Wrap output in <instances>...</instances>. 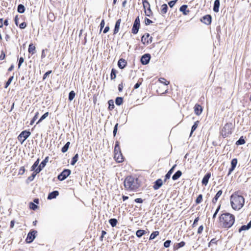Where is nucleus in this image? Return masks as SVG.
<instances>
[{
  "label": "nucleus",
  "instance_id": "obj_1",
  "mask_svg": "<svg viewBox=\"0 0 251 251\" xmlns=\"http://www.w3.org/2000/svg\"><path fill=\"white\" fill-rule=\"evenodd\" d=\"M230 203L232 208L235 210H239L242 208L245 203L244 198L235 192L230 196Z\"/></svg>",
  "mask_w": 251,
  "mask_h": 251
},
{
  "label": "nucleus",
  "instance_id": "obj_2",
  "mask_svg": "<svg viewBox=\"0 0 251 251\" xmlns=\"http://www.w3.org/2000/svg\"><path fill=\"white\" fill-rule=\"evenodd\" d=\"M220 221L223 227L229 228L234 224L235 217L229 213H223L220 216Z\"/></svg>",
  "mask_w": 251,
  "mask_h": 251
},
{
  "label": "nucleus",
  "instance_id": "obj_3",
  "mask_svg": "<svg viewBox=\"0 0 251 251\" xmlns=\"http://www.w3.org/2000/svg\"><path fill=\"white\" fill-rule=\"evenodd\" d=\"M124 186L126 190L135 191L140 186L138 183V179L132 176H127L125 179Z\"/></svg>",
  "mask_w": 251,
  "mask_h": 251
},
{
  "label": "nucleus",
  "instance_id": "obj_4",
  "mask_svg": "<svg viewBox=\"0 0 251 251\" xmlns=\"http://www.w3.org/2000/svg\"><path fill=\"white\" fill-rule=\"evenodd\" d=\"M233 127L234 126L231 123L225 124L221 132L222 136L224 138L228 137L229 135L231 134Z\"/></svg>",
  "mask_w": 251,
  "mask_h": 251
},
{
  "label": "nucleus",
  "instance_id": "obj_5",
  "mask_svg": "<svg viewBox=\"0 0 251 251\" xmlns=\"http://www.w3.org/2000/svg\"><path fill=\"white\" fill-rule=\"evenodd\" d=\"M143 8L145 10V15L151 17L152 15V12L150 7V3L147 0H142Z\"/></svg>",
  "mask_w": 251,
  "mask_h": 251
},
{
  "label": "nucleus",
  "instance_id": "obj_6",
  "mask_svg": "<svg viewBox=\"0 0 251 251\" xmlns=\"http://www.w3.org/2000/svg\"><path fill=\"white\" fill-rule=\"evenodd\" d=\"M140 26V19L139 16H138L136 18L134 22L133 25L131 30L132 33L134 34H136L138 32Z\"/></svg>",
  "mask_w": 251,
  "mask_h": 251
},
{
  "label": "nucleus",
  "instance_id": "obj_7",
  "mask_svg": "<svg viewBox=\"0 0 251 251\" xmlns=\"http://www.w3.org/2000/svg\"><path fill=\"white\" fill-rule=\"evenodd\" d=\"M71 173V171L68 169H65L63 171L59 174L57 178L60 181L65 180Z\"/></svg>",
  "mask_w": 251,
  "mask_h": 251
},
{
  "label": "nucleus",
  "instance_id": "obj_8",
  "mask_svg": "<svg viewBox=\"0 0 251 251\" xmlns=\"http://www.w3.org/2000/svg\"><path fill=\"white\" fill-rule=\"evenodd\" d=\"M37 231L35 230H30L27 234L25 241L27 243H32L36 238V234Z\"/></svg>",
  "mask_w": 251,
  "mask_h": 251
},
{
  "label": "nucleus",
  "instance_id": "obj_9",
  "mask_svg": "<svg viewBox=\"0 0 251 251\" xmlns=\"http://www.w3.org/2000/svg\"><path fill=\"white\" fill-rule=\"evenodd\" d=\"M49 156L45 157V158L41 162L37 168H36L35 173H39L43 170V169L46 166L47 163L49 161Z\"/></svg>",
  "mask_w": 251,
  "mask_h": 251
},
{
  "label": "nucleus",
  "instance_id": "obj_10",
  "mask_svg": "<svg viewBox=\"0 0 251 251\" xmlns=\"http://www.w3.org/2000/svg\"><path fill=\"white\" fill-rule=\"evenodd\" d=\"M151 55L149 53H146L143 55L141 58L140 61L143 65L148 64L151 59Z\"/></svg>",
  "mask_w": 251,
  "mask_h": 251
},
{
  "label": "nucleus",
  "instance_id": "obj_11",
  "mask_svg": "<svg viewBox=\"0 0 251 251\" xmlns=\"http://www.w3.org/2000/svg\"><path fill=\"white\" fill-rule=\"evenodd\" d=\"M212 17L210 15H206L201 19V21L206 25H209L211 23Z\"/></svg>",
  "mask_w": 251,
  "mask_h": 251
},
{
  "label": "nucleus",
  "instance_id": "obj_12",
  "mask_svg": "<svg viewBox=\"0 0 251 251\" xmlns=\"http://www.w3.org/2000/svg\"><path fill=\"white\" fill-rule=\"evenodd\" d=\"M194 109L195 113L197 116L200 115L203 110L202 106L197 103L195 105Z\"/></svg>",
  "mask_w": 251,
  "mask_h": 251
},
{
  "label": "nucleus",
  "instance_id": "obj_13",
  "mask_svg": "<svg viewBox=\"0 0 251 251\" xmlns=\"http://www.w3.org/2000/svg\"><path fill=\"white\" fill-rule=\"evenodd\" d=\"M210 176H211V173L210 172L207 173L204 175V176H203V177L202 179V181H201V183H202V185H203L204 186H206L207 185Z\"/></svg>",
  "mask_w": 251,
  "mask_h": 251
},
{
  "label": "nucleus",
  "instance_id": "obj_14",
  "mask_svg": "<svg viewBox=\"0 0 251 251\" xmlns=\"http://www.w3.org/2000/svg\"><path fill=\"white\" fill-rule=\"evenodd\" d=\"M127 65V61L123 58H120L118 62V67L121 69H123Z\"/></svg>",
  "mask_w": 251,
  "mask_h": 251
},
{
  "label": "nucleus",
  "instance_id": "obj_15",
  "mask_svg": "<svg viewBox=\"0 0 251 251\" xmlns=\"http://www.w3.org/2000/svg\"><path fill=\"white\" fill-rule=\"evenodd\" d=\"M163 185V181L161 179H157L154 182L153 188L154 190H158Z\"/></svg>",
  "mask_w": 251,
  "mask_h": 251
},
{
  "label": "nucleus",
  "instance_id": "obj_16",
  "mask_svg": "<svg viewBox=\"0 0 251 251\" xmlns=\"http://www.w3.org/2000/svg\"><path fill=\"white\" fill-rule=\"evenodd\" d=\"M114 157L115 160L119 163L122 162L124 160V157L122 152L114 153Z\"/></svg>",
  "mask_w": 251,
  "mask_h": 251
},
{
  "label": "nucleus",
  "instance_id": "obj_17",
  "mask_svg": "<svg viewBox=\"0 0 251 251\" xmlns=\"http://www.w3.org/2000/svg\"><path fill=\"white\" fill-rule=\"evenodd\" d=\"M31 133L28 130H24L21 132L20 135V138H21V137H23L24 138V140H25L27 139L29 136L30 135Z\"/></svg>",
  "mask_w": 251,
  "mask_h": 251
},
{
  "label": "nucleus",
  "instance_id": "obj_18",
  "mask_svg": "<svg viewBox=\"0 0 251 251\" xmlns=\"http://www.w3.org/2000/svg\"><path fill=\"white\" fill-rule=\"evenodd\" d=\"M176 166V164H175L174 165H173V167L169 170V171L168 172V173L166 174V175L165 176V178L164 179V181H166L167 179H168L170 178L172 174V173H173L174 169Z\"/></svg>",
  "mask_w": 251,
  "mask_h": 251
},
{
  "label": "nucleus",
  "instance_id": "obj_19",
  "mask_svg": "<svg viewBox=\"0 0 251 251\" xmlns=\"http://www.w3.org/2000/svg\"><path fill=\"white\" fill-rule=\"evenodd\" d=\"M59 195L58 191L55 190L50 193L48 196L47 199L48 200H52L56 198Z\"/></svg>",
  "mask_w": 251,
  "mask_h": 251
},
{
  "label": "nucleus",
  "instance_id": "obj_20",
  "mask_svg": "<svg viewBox=\"0 0 251 251\" xmlns=\"http://www.w3.org/2000/svg\"><path fill=\"white\" fill-rule=\"evenodd\" d=\"M187 7L188 6L187 5L183 4L180 6L179 11L182 12L183 15H187L190 12L189 10H187Z\"/></svg>",
  "mask_w": 251,
  "mask_h": 251
},
{
  "label": "nucleus",
  "instance_id": "obj_21",
  "mask_svg": "<svg viewBox=\"0 0 251 251\" xmlns=\"http://www.w3.org/2000/svg\"><path fill=\"white\" fill-rule=\"evenodd\" d=\"M220 0H215L214 1L213 10L215 12H218L219 11L220 7Z\"/></svg>",
  "mask_w": 251,
  "mask_h": 251
},
{
  "label": "nucleus",
  "instance_id": "obj_22",
  "mask_svg": "<svg viewBox=\"0 0 251 251\" xmlns=\"http://www.w3.org/2000/svg\"><path fill=\"white\" fill-rule=\"evenodd\" d=\"M222 193L223 191L222 190L218 191L216 194L215 195V197L212 199V203H215L217 201L219 197L222 195Z\"/></svg>",
  "mask_w": 251,
  "mask_h": 251
},
{
  "label": "nucleus",
  "instance_id": "obj_23",
  "mask_svg": "<svg viewBox=\"0 0 251 251\" xmlns=\"http://www.w3.org/2000/svg\"><path fill=\"white\" fill-rule=\"evenodd\" d=\"M182 175V172L180 170L177 171L172 176V179L176 180L178 179Z\"/></svg>",
  "mask_w": 251,
  "mask_h": 251
},
{
  "label": "nucleus",
  "instance_id": "obj_24",
  "mask_svg": "<svg viewBox=\"0 0 251 251\" xmlns=\"http://www.w3.org/2000/svg\"><path fill=\"white\" fill-rule=\"evenodd\" d=\"M185 245V242L184 241H181L180 243H176L174 245V250L176 251L178 250V249L184 247Z\"/></svg>",
  "mask_w": 251,
  "mask_h": 251
},
{
  "label": "nucleus",
  "instance_id": "obj_25",
  "mask_svg": "<svg viewBox=\"0 0 251 251\" xmlns=\"http://www.w3.org/2000/svg\"><path fill=\"white\" fill-rule=\"evenodd\" d=\"M28 51L29 53L34 54L36 52V48L33 44H30L28 47Z\"/></svg>",
  "mask_w": 251,
  "mask_h": 251
},
{
  "label": "nucleus",
  "instance_id": "obj_26",
  "mask_svg": "<svg viewBox=\"0 0 251 251\" xmlns=\"http://www.w3.org/2000/svg\"><path fill=\"white\" fill-rule=\"evenodd\" d=\"M40 158H38L34 163V164L32 165L31 168V171H34L35 172V170L36 168L39 166V163L40 162Z\"/></svg>",
  "mask_w": 251,
  "mask_h": 251
},
{
  "label": "nucleus",
  "instance_id": "obj_27",
  "mask_svg": "<svg viewBox=\"0 0 251 251\" xmlns=\"http://www.w3.org/2000/svg\"><path fill=\"white\" fill-rule=\"evenodd\" d=\"M25 6L22 4H20L18 5L17 11L20 14H23L25 12Z\"/></svg>",
  "mask_w": 251,
  "mask_h": 251
},
{
  "label": "nucleus",
  "instance_id": "obj_28",
  "mask_svg": "<svg viewBox=\"0 0 251 251\" xmlns=\"http://www.w3.org/2000/svg\"><path fill=\"white\" fill-rule=\"evenodd\" d=\"M168 9V5H167V4L164 3L163 4H162L161 6V11H160L161 14L164 15V14H166L167 12Z\"/></svg>",
  "mask_w": 251,
  "mask_h": 251
},
{
  "label": "nucleus",
  "instance_id": "obj_29",
  "mask_svg": "<svg viewBox=\"0 0 251 251\" xmlns=\"http://www.w3.org/2000/svg\"><path fill=\"white\" fill-rule=\"evenodd\" d=\"M146 233V232L145 230L143 229H139L136 232V235L138 238H141L142 236L145 235Z\"/></svg>",
  "mask_w": 251,
  "mask_h": 251
},
{
  "label": "nucleus",
  "instance_id": "obj_30",
  "mask_svg": "<svg viewBox=\"0 0 251 251\" xmlns=\"http://www.w3.org/2000/svg\"><path fill=\"white\" fill-rule=\"evenodd\" d=\"M109 223L110 225H111V226L112 227H114L116 226V225L118 223V221L115 218H111L109 220Z\"/></svg>",
  "mask_w": 251,
  "mask_h": 251
},
{
  "label": "nucleus",
  "instance_id": "obj_31",
  "mask_svg": "<svg viewBox=\"0 0 251 251\" xmlns=\"http://www.w3.org/2000/svg\"><path fill=\"white\" fill-rule=\"evenodd\" d=\"M149 37H150L149 33H146L142 37L141 42L144 45H145L146 43H147V40L148 39Z\"/></svg>",
  "mask_w": 251,
  "mask_h": 251
},
{
  "label": "nucleus",
  "instance_id": "obj_32",
  "mask_svg": "<svg viewBox=\"0 0 251 251\" xmlns=\"http://www.w3.org/2000/svg\"><path fill=\"white\" fill-rule=\"evenodd\" d=\"M114 151V153L121 152V149H120V146H119V142L118 141H116L115 142Z\"/></svg>",
  "mask_w": 251,
  "mask_h": 251
},
{
  "label": "nucleus",
  "instance_id": "obj_33",
  "mask_svg": "<svg viewBox=\"0 0 251 251\" xmlns=\"http://www.w3.org/2000/svg\"><path fill=\"white\" fill-rule=\"evenodd\" d=\"M246 143L245 139L243 136H242L240 138L236 141V145L237 146L242 145Z\"/></svg>",
  "mask_w": 251,
  "mask_h": 251
},
{
  "label": "nucleus",
  "instance_id": "obj_34",
  "mask_svg": "<svg viewBox=\"0 0 251 251\" xmlns=\"http://www.w3.org/2000/svg\"><path fill=\"white\" fill-rule=\"evenodd\" d=\"M78 153L75 154L74 157L72 158V160L71 161V164L73 166L75 165L76 162L77 161L78 159Z\"/></svg>",
  "mask_w": 251,
  "mask_h": 251
},
{
  "label": "nucleus",
  "instance_id": "obj_35",
  "mask_svg": "<svg viewBox=\"0 0 251 251\" xmlns=\"http://www.w3.org/2000/svg\"><path fill=\"white\" fill-rule=\"evenodd\" d=\"M108 109L109 110L111 111L113 110L114 107V101L112 100H110L108 101Z\"/></svg>",
  "mask_w": 251,
  "mask_h": 251
},
{
  "label": "nucleus",
  "instance_id": "obj_36",
  "mask_svg": "<svg viewBox=\"0 0 251 251\" xmlns=\"http://www.w3.org/2000/svg\"><path fill=\"white\" fill-rule=\"evenodd\" d=\"M199 123V121H197L194 123V124L191 127V132H190V136L192 135L194 131L197 129L198 124Z\"/></svg>",
  "mask_w": 251,
  "mask_h": 251
},
{
  "label": "nucleus",
  "instance_id": "obj_37",
  "mask_svg": "<svg viewBox=\"0 0 251 251\" xmlns=\"http://www.w3.org/2000/svg\"><path fill=\"white\" fill-rule=\"evenodd\" d=\"M123 103V98L118 97L116 98L115 103L117 105L120 106Z\"/></svg>",
  "mask_w": 251,
  "mask_h": 251
},
{
  "label": "nucleus",
  "instance_id": "obj_38",
  "mask_svg": "<svg viewBox=\"0 0 251 251\" xmlns=\"http://www.w3.org/2000/svg\"><path fill=\"white\" fill-rule=\"evenodd\" d=\"M70 145V142H67L65 145L61 149V151L63 152V153H65L66 152H67V151H68L69 148V146Z\"/></svg>",
  "mask_w": 251,
  "mask_h": 251
},
{
  "label": "nucleus",
  "instance_id": "obj_39",
  "mask_svg": "<svg viewBox=\"0 0 251 251\" xmlns=\"http://www.w3.org/2000/svg\"><path fill=\"white\" fill-rule=\"evenodd\" d=\"M116 73L117 71L114 68L112 69L110 74V78L111 80L114 79L116 78Z\"/></svg>",
  "mask_w": 251,
  "mask_h": 251
},
{
  "label": "nucleus",
  "instance_id": "obj_40",
  "mask_svg": "<svg viewBox=\"0 0 251 251\" xmlns=\"http://www.w3.org/2000/svg\"><path fill=\"white\" fill-rule=\"evenodd\" d=\"M14 78V75L12 76H11L9 77L8 80L6 82L4 86L5 88H7L11 84L12 81L13 80Z\"/></svg>",
  "mask_w": 251,
  "mask_h": 251
},
{
  "label": "nucleus",
  "instance_id": "obj_41",
  "mask_svg": "<svg viewBox=\"0 0 251 251\" xmlns=\"http://www.w3.org/2000/svg\"><path fill=\"white\" fill-rule=\"evenodd\" d=\"M75 94L74 91H71L69 93L68 100L69 101H72L74 99Z\"/></svg>",
  "mask_w": 251,
  "mask_h": 251
},
{
  "label": "nucleus",
  "instance_id": "obj_42",
  "mask_svg": "<svg viewBox=\"0 0 251 251\" xmlns=\"http://www.w3.org/2000/svg\"><path fill=\"white\" fill-rule=\"evenodd\" d=\"M159 235V231H155L152 232L150 236V240L154 239L157 236Z\"/></svg>",
  "mask_w": 251,
  "mask_h": 251
},
{
  "label": "nucleus",
  "instance_id": "obj_43",
  "mask_svg": "<svg viewBox=\"0 0 251 251\" xmlns=\"http://www.w3.org/2000/svg\"><path fill=\"white\" fill-rule=\"evenodd\" d=\"M49 115V112H47L45 113H44L39 119L38 121L37 122L36 124H39V123L41 122L43 120H44L45 119H46Z\"/></svg>",
  "mask_w": 251,
  "mask_h": 251
},
{
  "label": "nucleus",
  "instance_id": "obj_44",
  "mask_svg": "<svg viewBox=\"0 0 251 251\" xmlns=\"http://www.w3.org/2000/svg\"><path fill=\"white\" fill-rule=\"evenodd\" d=\"M38 115H39V113L37 112L35 113L34 116L33 117V118H32V119L31 120L30 122V125H32L35 121L37 119L38 117Z\"/></svg>",
  "mask_w": 251,
  "mask_h": 251
},
{
  "label": "nucleus",
  "instance_id": "obj_45",
  "mask_svg": "<svg viewBox=\"0 0 251 251\" xmlns=\"http://www.w3.org/2000/svg\"><path fill=\"white\" fill-rule=\"evenodd\" d=\"M202 201V195L201 194H200L198 195V197L197 198L196 200V204H199Z\"/></svg>",
  "mask_w": 251,
  "mask_h": 251
},
{
  "label": "nucleus",
  "instance_id": "obj_46",
  "mask_svg": "<svg viewBox=\"0 0 251 251\" xmlns=\"http://www.w3.org/2000/svg\"><path fill=\"white\" fill-rule=\"evenodd\" d=\"M250 229V227L248 226V225H243L239 229V232H241L242 231L247 230Z\"/></svg>",
  "mask_w": 251,
  "mask_h": 251
},
{
  "label": "nucleus",
  "instance_id": "obj_47",
  "mask_svg": "<svg viewBox=\"0 0 251 251\" xmlns=\"http://www.w3.org/2000/svg\"><path fill=\"white\" fill-rule=\"evenodd\" d=\"M29 207L31 209L35 210L36 209H37L38 206L35 203H34L32 202H30L29 203Z\"/></svg>",
  "mask_w": 251,
  "mask_h": 251
},
{
  "label": "nucleus",
  "instance_id": "obj_48",
  "mask_svg": "<svg viewBox=\"0 0 251 251\" xmlns=\"http://www.w3.org/2000/svg\"><path fill=\"white\" fill-rule=\"evenodd\" d=\"M120 25H119L115 24L114 30H113L114 34H116L118 32L119 29H120Z\"/></svg>",
  "mask_w": 251,
  "mask_h": 251
},
{
  "label": "nucleus",
  "instance_id": "obj_49",
  "mask_svg": "<svg viewBox=\"0 0 251 251\" xmlns=\"http://www.w3.org/2000/svg\"><path fill=\"white\" fill-rule=\"evenodd\" d=\"M38 173H35V172L34 173H33L30 176H29L28 178H27V180H28L29 181H32L34 178H35L36 175Z\"/></svg>",
  "mask_w": 251,
  "mask_h": 251
},
{
  "label": "nucleus",
  "instance_id": "obj_50",
  "mask_svg": "<svg viewBox=\"0 0 251 251\" xmlns=\"http://www.w3.org/2000/svg\"><path fill=\"white\" fill-rule=\"evenodd\" d=\"M237 164V159L233 158L231 161V166L235 168Z\"/></svg>",
  "mask_w": 251,
  "mask_h": 251
},
{
  "label": "nucleus",
  "instance_id": "obj_51",
  "mask_svg": "<svg viewBox=\"0 0 251 251\" xmlns=\"http://www.w3.org/2000/svg\"><path fill=\"white\" fill-rule=\"evenodd\" d=\"M49 20L51 22H53L55 19V17L53 13H50L48 16Z\"/></svg>",
  "mask_w": 251,
  "mask_h": 251
},
{
  "label": "nucleus",
  "instance_id": "obj_52",
  "mask_svg": "<svg viewBox=\"0 0 251 251\" xmlns=\"http://www.w3.org/2000/svg\"><path fill=\"white\" fill-rule=\"evenodd\" d=\"M171 243V241L170 240H167L164 242L163 246L165 248H167L170 247Z\"/></svg>",
  "mask_w": 251,
  "mask_h": 251
},
{
  "label": "nucleus",
  "instance_id": "obj_53",
  "mask_svg": "<svg viewBox=\"0 0 251 251\" xmlns=\"http://www.w3.org/2000/svg\"><path fill=\"white\" fill-rule=\"evenodd\" d=\"M177 0H173L170 1L168 2V5H169V6L171 8H172L175 5V4L176 3Z\"/></svg>",
  "mask_w": 251,
  "mask_h": 251
},
{
  "label": "nucleus",
  "instance_id": "obj_54",
  "mask_svg": "<svg viewBox=\"0 0 251 251\" xmlns=\"http://www.w3.org/2000/svg\"><path fill=\"white\" fill-rule=\"evenodd\" d=\"M52 73L51 70L48 71L44 75L43 77V80H44L46 79V78Z\"/></svg>",
  "mask_w": 251,
  "mask_h": 251
},
{
  "label": "nucleus",
  "instance_id": "obj_55",
  "mask_svg": "<svg viewBox=\"0 0 251 251\" xmlns=\"http://www.w3.org/2000/svg\"><path fill=\"white\" fill-rule=\"evenodd\" d=\"M24 61V58L23 57H21L19 59V61H18V68H20L21 66L22 65V64H23Z\"/></svg>",
  "mask_w": 251,
  "mask_h": 251
},
{
  "label": "nucleus",
  "instance_id": "obj_56",
  "mask_svg": "<svg viewBox=\"0 0 251 251\" xmlns=\"http://www.w3.org/2000/svg\"><path fill=\"white\" fill-rule=\"evenodd\" d=\"M153 22L150 19L145 18V24L146 25H149L150 24L152 23Z\"/></svg>",
  "mask_w": 251,
  "mask_h": 251
},
{
  "label": "nucleus",
  "instance_id": "obj_57",
  "mask_svg": "<svg viewBox=\"0 0 251 251\" xmlns=\"http://www.w3.org/2000/svg\"><path fill=\"white\" fill-rule=\"evenodd\" d=\"M118 124L117 123L114 126L113 132L114 136H115L117 134V130H118Z\"/></svg>",
  "mask_w": 251,
  "mask_h": 251
},
{
  "label": "nucleus",
  "instance_id": "obj_58",
  "mask_svg": "<svg viewBox=\"0 0 251 251\" xmlns=\"http://www.w3.org/2000/svg\"><path fill=\"white\" fill-rule=\"evenodd\" d=\"M105 25L104 20L103 19L101 20L100 23V32L101 31L102 28L104 27Z\"/></svg>",
  "mask_w": 251,
  "mask_h": 251
},
{
  "label": "nucleus",
  "instance_id": "obj_59",
  "mask_svg": "<svg viewBox=\"0 0 251 251\" xmlns=\"http://www.w3.org/2000/svg\"><path fill=\"white\" fill-rule=\"evenodd\" d=\"M26 26V24L25 22H23L19 25V27L21 29H25Z\"/></svg>",
  "mask_w": 251,
  "mask_h": 251
},
{
  "label": "nucleus",
  "instance_id": "obj_60",
  "mask_svg": "<svg viewBox=\"0 0 251 251\" xmlns=\"http://www.w3.org/2000/svg\"><path fill=\"white\" fill-rule=\"evenodd\" d=\"M203 230V226L202 225H201L199 226L198 229V234H201Z\"/></svg>",
  "mask_w": 251,
  "mask_h": 251
},
{
  "label": "nucleus",
  "instance_id": "obj_61",
  "mask_svg": "<svg viewBox=\"0 0 251 251\" xmlns=\"http://www.w3.org/2000/svg\"><path fill=\"white\" fill-rule=\"evenodd\" d=\"M106 234V232L104 230H102L101 231V235L100 237V239L101 241H103V238L104 236V235Z\"/></svg>",
  "mask_w": 251,
  "mask_h": 251
},
{
  "label": "nucleus",
  "instance_id": "obj_62",
  "mask_svg": "<svg viewBox=\"0 0 251 251\" xmlns=\"http://www.w3.org/2000/svg\"><path fill=\"white\" fill-rule=\"evenodd\" d=\"M142 84V82H139V81H138L134 86V89H136L137 88H138L140 85H141Z\"/></svg>",
  "mask_w": 251,
  "mask_h": 251
},
{
  "label": "nucleus",
  "instance_id": "obj_63",
  "mask_svg": "<svg viewBox=\"0 0 251 251\" xmlns=\"http://www.w3.org/2000/svg\"><path fill=\"white\" fill-rule=\"evenodd\" d=\"M199 217H197V218H196L194 221V222L192 224V226L193 227H195L196 225L197 224V223L199 221Z\"/></svg>",
  "mask_w": 251,
  "mask_h": 251
},
{
  "label": "nucleus",
  "instance_id": "obj_64",
  "mask_svg": "<svg viewBox=\"0 0 251 251\" xmlns=\"http://www.w3.org/2000/svg\"><path fill=\"white\" fill-rule=\"evenodd\" d=\"M25 172V169L24 167H22L20 168L19 171V174L20 175H23Z\"/></svg>",
  "mask_w": 251,
  "mask_h": 251
}]
</instances>
